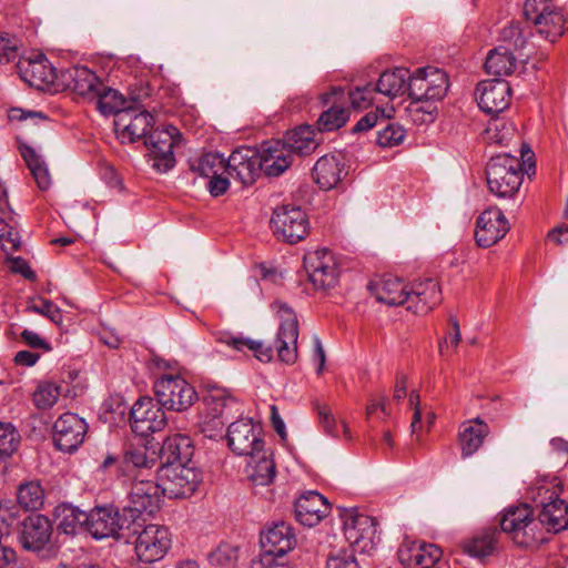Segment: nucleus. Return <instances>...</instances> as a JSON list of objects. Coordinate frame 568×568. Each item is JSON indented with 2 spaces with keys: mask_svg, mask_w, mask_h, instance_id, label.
Wrapping results in <instances>:
<instances>
[{
  "mask_svg": "<svg viewBox=\"0 0 568 568\" xmlns=\"http://www.w3.org/2000/svg\"><path fill=\"white\" fill-rule=\"evenodd\" d=\"M335 97H344V90L342 88H333L329 92L322 95L323 104L333 102V105L324 111L318 120L317 126L322 132H331L342 128L348 120V110L344 106L335 104Z\"/></svg>",
  "mask_w": 568,
  "mask_h": 568,
  "instance_id": "72a5a7b5",
  "label": "nucleus"
},
{
  "mask_svg": "<svg viewBox=\"0 0 568 568\" xmlns=\"http://www.w3.org/2000/svg\"><path fill=\"white\" fill-rule=\"evenodd\" d=\"M191 170L200 176L210 179L225 171V159L219 153H206L191 163Z\"/></svg>",
  "mask_w": 568,
  "mask_h": 568,
  "instance_id": "8fccbe9b",
  "label": "nucleus"
},
{
  "mask_svg": "<svg viewBox=\"0 0 568 568\" xmlns=\"http://www.w3.org/2000/svg\"><path fill=\"white\" fill-rule=\"evenodd\" d=\"M247 465V476L254 486H267L273 483L276 468L273 459L262 450L261 454H254L250 457Z\"/></svg>",
  "mask_w": 568,
  "mask_h": 568,
  "instance_id": "a19ab883",
  "label": "nucleus"
},
{
  "mask_svg": "<svg viewBox=\"0 0 568 568\" xmlns=\"http://www.w3.org/2000/svg\"><path fill=\"white\" fill-rule=\"evenodd\" d=\"M18 507L0 503V542L7 540L18 518Z\"/></svg>",
  "mask_w": 568,
  "mask_h": 568,
  "instance_id": "e2e57ef3",
  "label": "nucleus"
},
{
  "mask_svg": "<svg viewBox=\"0 0 568 568\" xmlns=\"http://www.w3.org/2000/svg\"><path fill=\"white\" fill-rule=\"evenodd\" d=\"M509 231V223L498 207L485 210L477 220L475 239L479 246L489 247L501 240Z\"/></svg>",
  "mask_w": 568,
  "mask_h": 568,
  "instance_id": "4be33fe9",
  "label": "nucleus"
},
{
  "mask_svg": "<svg viewBox=\"0 0 568 568\" xmlns=\"http://www.w3.org/2000/svg\"><path fill=\"white\" fill-rule=\"evenodd\" d=\"M487 139L499 145H507L516 134L515 125L504 119H496L489 122Z\"/></svg>",
  "mask_w": 568,
  "mask_h": 568,
  "instance_id": "864d4df0",
  "label": "nucleus"
},
{
  "mask_svg": "<svg viewBox=\"0 0 568 568\" xmlns=\"http://www.w3.org/2000/svg\"><path fill=\"white\" fill-rule=\"evenodd\" d=\"M169 498H187L197 489L202 475L191 463L159 465L155 477Z\"/></svg>",
  "mask_w": 568,
  "mask_h": 568,
  "instance_id": "39448f33",
  "label": "nucleus"
},
{
  "mask_svg": "<svg viewBox=\"0 0 568 568\" xmlns=\"http://www.w3.org/2000/svg\"><path fill=\"white\" fill-rule=\"evenodd\" d=\"M517 68V58L514 51L506 45L493 49L485 61V69L488 73L497 77L510 75Z\"/></svg>",
  "mask_w": 568,
  "mask_h": 568,
  "instance_id": "ea45409f",
  "label": "nucleus"
},
{
  "mask_svg": "<svg viewBox=\"0 0 568 568\" xmlns=\"http://www.w3.org/2000/svg\"><path fill=\"white\" fill-rule=\"evenodd\" d=\"M295 518L303 526L314 527L329 513L327 499L317 491H307L294 505Z\"/></svg>",
  "mask_w": 568,
  "mask_h": 568,
  "instance_id": "b1692460",
  "label": "nucleus"
},
{
  "mask_svg": "<svg viewBox=\"0 0 568 568\" xmlns=\"http://www.w3.org/2000/svg\"><path fill=\"white\" fill-rule=\"evenodd\" d=\"M448 87V75L439 68L427 65L417 68L413 73L409 71L407 93L412 102L408 109L418 111L420 102L442 100Z\"/></svg>",
  "mask_w": 568,
  "mask_h": 568,
  "instance_id": "7ed1b4c3",
  "label": "nucleus"
},
{
  "mask_svg": "<svg viewBox=\"0 0 568 568\" xmlns=\"http://www.w3.org/2000/svg\"><path fill=\"white\" fill-rule=\"evenodd\" d=\"M556 7L552 0H526L524 14L534 24Z\"/></svg>",
  "mask_w": 568,
  "mask_h": 568,
  "instance_id": "bf43d9fd",
  "label": "nucleus"
},
{
  "mask_svg": "<svg viewBox=\"0 0 568 568\" xmlns=\"http://www.w3.org/2000/svg\"><path fill=\"white\" fill-rule=\"evenodd\" d=\"M219 341L239 352L245 349L253 353V355L263 363H268L273 358V347L265 345L263 342L245 337L243 335H233L230 333H223Z\"/></svg>",
  "mask_w": 568,
  "mask_h": 568,
  "instance_id": "58836bf2",
  "label": "nucleus"
},
{
  "mask_svg": "<svg viewBox=\"0 0 568 568\" xmlns=\"http://www.w3.org/2000/svg\"><path fill=\"white\" fill-rule=\"evenodd\" d=\"M194 454L192 439L184 434L169 436L160 450V465L191 463Z\"/></svg>",
  "mask_w": 568,
  "mask_h": 568,
  "instance_id": "c756f323",
  "label": "nucleus"
},
{
  "mask_svg": "<svg viewBox=\"0 0 568 568\" xmlns=\"http://www.w3.org/2000/svg\"><path fill=\"white\" fill-rule=\"evenodd\" d=\"M375 93V87L372 84L356 87L354 90L348 92L349 103L353 109H367L372 104Z\"/></svg>",
  "mask_w": 568,
  "mask_h": 568,
  "instance_id": "680f3d73",
  "label": "nucleus"
},
{
  "mask_svg": "<svg viewBox=\"0 0 568 568\" xmlns=\"http://www.w3.org/2000/svg\"><path fill=\"white\" fill-rule=\"evenodd\" d=\"M440 548L434 544H413L406 550H400V558L409 568H430L442 557Z\"/></svg>",
  "mask_w": 568,
  "mask_h": 568,
  "instance_id": "f704fd0d",
  "label": "nucleus"
},
{
  "mask_svg": "<svg viewBox=\"0 0 568 568\" xmlns=\"http://www.w3.org/2000/svg\"><path fill=\"white\" fill-rule=\"evenodd\" d=\"M499 531L507 534L516 545L521 547H530L541 537L534 508L527 504L507 508L501 516Z\"/></svg>",
  "mask_w": 568,
  "mask_h": 568,
  "instance_id": "20e7f679",
  "label": "nucleus"
},
{
  "mask_svg": "<svg viewBox=\"0 0 568 568\" xmlns=\"http://www.w3.org/2000/svg\"><path fill=\"white\" fill-rule=\"evenodd\" d=\"M271 227L276 239L295 244L305 239L310 230L306 213L295 205H281L273 211Z\"/></svg>",
  "mask_w": 568,
  "mask_h": 568,
  "instance_id": "0eeeda50",
  "label": "nucleus"
},
{
  "mask_svg": "<svg viewBox=\"0 0 568 568\" xmlns=\"http://www.w3.org/2000/svg\"><path fill=\"white\" fill-rule=\"evenodd\" d=\"M395 112L394 108L389 109H379L376 108L375 111L367 112L364 116H362L355 126L353 128L354 133L366 132L374 128L378 121H387L392 118V114Z\"/></svg>",
  "mask_w": 568,
  "mask_h": 568,
  "instance_id": "4d7b16f0",
  "label": "nucleus"
},
{
  "mask_svg": "<svg viewBox=\"0 0 568 568\" xmlns=\"http://www.w3.org/2000/svg\"><path fill=\"white\" fill-rule=\"evenodd\" d=\"M490 432L489 426L476 417L465 422L459 427L458 443L464 458L474 455L483 445L484 439Z\"/></svg>",
  "mask_w": 568,
  "mask_h": 568,
  "instance_id": "473e14b6",
  "label": "nucleus"
},
{
  "mask_svg": "<svg viewBox=\"0 0 568 568\" xmlns=\"http://www.w3.org/2000/svg\"><path fill=\"white\" fill-rule=\"evenodd\" d=\"M304 266L315 288H328L337 282V268L329 251L322 250L307 253Z\"/></svg>",
  "mask_w": 568,
  "mask_h": 568,
  "instance_id": "6ab92c4d",
  "label": "nucleus"
},
{
  "mask_svg": "<svg viewBox=\"0 0 568 568\" xmlns=\"http://www.w3.org/2000/svg\"><path fill=\"white\" fill-rule=\"evenodd\" d=\"M475 94L480 110L487 114H497L508 108L511 89L505 80H485L477 84Z\"/></svg>",
  "mask_w": 568,
  "mask_h": 568,
  "instance_id": "a211bd4d",
  "label": "nucleus"
},
{
  "mask_svg": "<svg viewBox=\"0 0 568 568\" xmlns=\"http://www.w3.org/2000/svg\"><path fill=\"white\" fill-rule=\"evenodd\" d=\"M227 176L239 180L243 185H251L262 171L261 154L251 148H240L225 160Z\"/></svg>",
  "mask_w": 568,
  "mask_h": 568,
  "instance_id": "f3484780",
  "label": "nucleus"
},
{
  "mask_svg": "<svg viewBox=\"0 0 568 568\" xmlns=\"http://www.w3.org/2000/svg\"><path fill=\"white\" fill-rule=\"evenodd\" d=\"M180 131L168 125L163 129L152 130L144 140L145 146L152 158V166L162 173L171 170L175 164L174 148L181 142Z\"/></svg>",
  "mask_w": 568,
  "mask_h": 568,
  "instance_id": "f8f14e48",
  "label": "nucleus"
},
{
  "mask_svg": "<svg viewBox=\"0 0 568 568\" xmlns=\"http://www.w3.org/2000/svg\"><path fill=\"white\" fill-rule=\"evenodd\" d=\"M408 80L409 69L407 68L385 70L379 75L375 90L389 99H394L407 92Z\"/></svg>",
  "mask_w": 568,
  "mask_h": 568,
  "instance_id": "c9c22d12",
  "label": "nucleus"
},
{
  "mask_svg": "<svg viewBox=\"0 0 568 568\" xmlns=\"http://www.w3.org/2000/svg\"><path fill=\"white\" fill-rule=\"evenodd\" d=\"M500 531L496 527H488L476 532L463 544V549L471 557L483 558L494 554Z\"/></svg>",
  "mask_w": 568,
  "mask_h": 568,
  "instance_id": "4c0bfd02",
  "label": "nucleus"
},
{
  "mask_svg": "<svg viewBox=\"0 0 568 568\" xmlns=\"http://www.w3.org/2000/svg\"><path fill=\"white\" fill-rule=\"evenodd\" d=\"M153 123V116L148 111H139L135 108L129 106L126 111H122L118 114V119H114V128L122 140V142H135L136 140L144 138L151 132L149 129Z\"/></svg>",
  "mask_w": 568,
  "mask_h": 568,
  "instance_id": "aec40b11",
  "label": "nucleus"
},
{
  "mask_svg": "<svg viewBox=\"0 0 568 568\" xmlns=\"http://www.w3.org/2000/svg\"><path fill=\"white\" fill-rule=\"evenodd\" d=\"M292 163V152L288 151L282 141H268L262 145L261 165L262 171L268 176H278Z\"/></svg>",
  "mask_w": 568,
  "mask_h": 568,
  "instance_id": "7c9ffc66",
  "label": "nucleus"
},
{
  "mask_svg": "<svg viewBox=\"0 0 568 568\" xmlns=\"http://www.w3.org/2000/svg\"><path fill=\"white\" fill-rule=\"evenodd\" d=\"M343 173L346 174L342 159L326 154L317 160L312 175L322 190L328 191L341 182Z\"/></svg>",
  "mask_w": 568,
  "mask_h": 568,
  "instance_id": "2f4dec72",
  "label": "nucleus"
},
{
  "mask_svg": "<svg viewBox=\"0 0 568 568\" xmlns=\"http://www.w3.org/2000/svg\"><path fill=\"white\" fill-rule=\"evenodd\" d=\"M90 100H95L97 109L105 116L114 115L118 119V114L122 111H126L130 105H126V100L116 90L106 87L103 82L101 90H97Z\"/></svg>",
  "mask_w": 568,
  "mask_h": 568,
  "instance_id": "79ce46f5",
  "label": "nucleus"
},
{
  "mask_svg": "<svg viewBox=\"0 0 568 568\" xmlns=\"http://www.w3.org/2000/svg\"><path fill=\"white\" fill-rule=\"evenodd\" d=\"M20 435L10 423H0V459H7L18 448Z\"/></svg>",
  "mask_w": 568,
  "mask_h": 568,
  "instance_id": "5fc2aeb1",
  "label": "nucleus"
},
{
  "mask_svg": "<svg viewBox=\"0 0 568 568\" xmlns=\"http://www.w3.org/2000/svg\"><path fill=\"white\" fill-rule=\"evenodd\" d=\"M227 420L204 414L201 422V432L207 438L215 439L223 436V429Z\"/></svg>",
  "mask_w": 568,
  "mask_h": 568,
  "instance_id": "338daca9",
  "label": "nucleus"
},
{
  "mask_svg": "<svg viewBox=\"0 0 568 568\" xmlns=\"http://www.w3.org/2000/svg\"><path fill=\"white\" fill-rule=\"evenodd\" d=\"M530 36L531 31L528 28H524L518 21H511L500 31V45L510 48V51H518L526 47Z\"/></svg>",
  "mask_w": 568,
  "mask_h": 568,
  "instance_id": "de8ad7c7",
  "label": "nucleus"
},
{
  "mask_svg": "<svg viewBox=\"0 0 568 568\" xmlns=\"http://www.w3.org/2000/svg\"><path fill=\"white\" fill-rule=\"evenodd\" d=\"M158 459L156 453H149L145 446L130 447L121 456L120 474L139 478L144 471L158 468Z\"/></svg>",
  "mask_w": 568,
  "mask_h": 568,
  "instance_id": "cd10ccee",
  "label": "nucleus"
},
{
  "mask_svg": "<svg viewBox=\"0 0 568 568\" xmlns=\"http://www.w3.org/2000/svg\"><path fill=\"white\" fill-rule=\"evenodd\" d=\"M281 323L274 341L277 357L285 364H294L297 359L298 322L294 311L285 303L274 302Z\"/></svg>",
  "mask_w": 568,
  "mask_h": 568,
  "instance_id": "1a4fd4ad",
  "label": "nucleus"
},
{
  "mask_svg": "<svg viewBox=\"0 0 568 568\" xmlns=\"http://www.w3.org/2000/svg\"><path fill=\"white\" fill-rule=\"evenodd\" d=\"M523 163L508 153L493 156L486 165V179L491 194L515 200L523 183Z\"/></svg>",
  "mask_w": 568,
  "mask_h": 568,
  "instance_id": "f257e3e1",
  "label": "nucleus"
},
{
  "mask_svg": "<svg viewBox=\"0 0 568 568\" xmlns=\"http://www.w3.org/2000/svg\"><path fill=\"white\" fill-rule=\"evenodd\" d=\"M62 387L51 382L40 383L33 393V403L39 409L51 408L59 399Z\"/></svg>",
  "mask_w": 568,
  "mask_h": 568,
  "instance_id": "603ef678",
  "label": "nucleus"
},
{
  "mask_svg": "<svg viewBox=\"0 0 568 568\" xmlns=\"http://www.w3.org/2000/svg\"><path fill=\"white\" fill-rule=\"evenodd\" d=\"M296 545L293 528L285 521L275 523L261 535L262 551L285 557Z\"/></svg>",
  "mask_w": 568,
  "mask_h": 568,
  "instance_id": "a878e982",
  "label": "nucleus"
},
{
  "mask_svg": "<svg viewBox=\"0 0 568 568\" xmlns=\"http://www.w3.org/2000/svg\"><path fill=\"white\" fill-rule=\"evenodd\" d=\"M205 414L225 420L241 413V404L225 390H215L204 398Z\"/></svg>",
  "mask_w": 568,
  "mask_h": 568,
  "instance_id": "e433bc0d",
  "label": "nucleus"
},
{
  "mask_svg": "<svg viewBox=\"0 0 568 568\" xmlns=\"http://www.w3.org/2000/svg\"><path fill=\"white\" fill-rule=\"evenodd\" d=\"M209 561L220 568L234 567L237 561V549L229 544H222L209 555Z\"/></svg>",
  "mask_w": 568,
  "mask_h": 568,
  "instance_id": "6e6d98bb",
  "label": "nucleus"
},
{
  "mask_svg": "<svg viewBox=\"0 0 568 568\" xmlns=\"http://www.w3.org/2000/svg\"><path fill=\"white\" fill-rule=\"evenodd\" d=\"M19 55V40L9 34L0 36V64L13 61Z\"/></svg>",
  "mask_w": 568,
  "mask_h": 568,
  "instance_id": "69168bd1",
  "label": "nucleus"
},
{
  "mask_svg": "<svg viewBox=\"0 0 568 568\" xmlns=\"http://www.w3.org/2000/svg\"><path fill=\"white\" fill-rule=\"evenodd\" d=\"M54 516L58 521V530L65 535L77 534L78 528L85 524L87 520V513L64 504L55 507Z\"/></svg>",
  "mask_w": 568,
  "mask_h": 568,
  "instance_id": "c03bdc74",
  "label": "nucleus"
},
{
  "mask_svg": "<svg viewBox=\"0 0 568 568\" xmlns=\"http://www.w3.org/2000/svg\"><path fill=\"white\" fill-rule=\"evenodd\" d=\"M130 424L134 434L146 437L164 428L166 414L158 400L154 402L151 397H142L131 408Z\"/></svg>",
  "mask_w": 568,
  "mask_h": 568,
  "instance_id": "4468645a",
  "label": "nucleus"
},
{
  "mask_svg": "<svg viewBox=\"0 0 568 568\" xmlns=\"http://www.w3.org/2000/svg\"><path fill=\"white\" fill-rule=\"evenodd\" d=\"M560 491L558 485H539L531 489L539 526L555 534L568 528V503L560 498Z\"/></svg>",
  "mask_w": 568,
  "mask_h": 568,
  "instance_id": "f03ea898",
  "label": "nucleus"
},
{
  "mask_svg": "<svg viewBox=\"0 0 568 568\" xmlns=\"http://www.w3.org/2000/svg\"><path fill=\"white\" fill-rule=\"evenodd\" d=\"M226 440L229 448L239 456L253 457L264 448L262 426L253 418L242 417L227 427Z\"/></svg>",
  "mask_w": 568,
  "mask_h": 568,
  "instance_id": "9d476101",
  "label": "nucleus"
},
{
  "mask_svg": "<svg viewBox=\"0 0 568 568\" xmlns=\"http://www.w3.org/2000/svg\"><path fill=\"white\" fill-rule=\"evenodd\" d=\"M282 143L288 151L298 155L310 154L317 146L314 140V131L310 125H301L287 132Z\"/></svg>",
  "mask_w": 568,
  "mask_h": 568,
  "instance_id": "37998d69",
  "label": "nucleus"
},
{
  "mask_svg": "<svg viewBox=\"0 0 568 568\" xmlns=\"http://www.w3.org/2000/svg\"><path fill=\"white\" fill-rule=\"evenodd\" d=\"M442 290L433 278L415 281L408 285L406 308L415 314L424 315L442 302Z\"/></svg>",
  "mask_w": 568,
  "mask_h": 568,
  "instance_id": "5701e85b",
  "label": "nucleus"
},
{
  "mask_svg": "<svg viewBox=\"0 0 568 568\" xmlns=\"http://www.w3.org/2000/svg\"><path fill=\"white\" fill-rule=\"evenodd\" d=\"M53 527L41 514H31L21 523L20 542L26 550L39 552L50 542Z\"/></svg>",
  "mask_w": 568,
  "mask_h": 568,
  "instance_id": "412c9836",
  "label": "nucleus"
},
{
  "mask_svg": "<svg viewBox=\"0 0 568 568\" xmlns=\"http://www.w3.org/2000/svg\"><path fill=\"white\" fill-rule=\"evenodd\" d=\"M19 68L22 79L28 82L30 87L39 90H43L45 87L53 84L58 79L55 68L52 67L43 54L20 62Z\"/></svg>",
  "mask_w": 568,
  "mask_h": 568,
  "instance_id": "bb28decb",
  "label": "nucleus"
},
{
  "mask_svg": "<svg viewBox=\"0 0 568 568\" xmlns=\"http://www.w3.org/2000/svg\"><path fill=\"white\" fill-rule=\"evenodd\" d=\"M313 408L316 410L320 424L326 435L331 437H338L341 429H343L345 436L349 438L347 426L344 424L342 426L337 425L336 418L328 405L314 400Z\"/></svg>",
  "mask_w": 568,
  "mask_h": 568,
  "instance_id": "3c124183",
  "label": "nucleus"
},
{
  "mask_svg": "<svg viewBox=\"0 0 568 568\" xmlns=\"http://www.w3.org/2000/svg\"><path fill=\"white\" fill-rule=\"evenodd\" d=\"M341 517L345 538L354 550L369 554L376 548L381 537L374 517L359 514L356 509H344Z\"/></svg>",
  "mask_w": 568,
  "mask_h": 568,
  "instance_id": "423d86ee",
  "label": "nucleus"
},
{
  "mask_svg": "<svg viewBox=\"0 0 568 568\" xmlns=\"http://www.w3.org/2000/svg\"><path fill=\"white\" fill-rule=\"evenodd\" d=\"M371 294L377 302L388 306L407 304L408 284L397 277H383L368 284Z\"/></svg>",
  "mask_w": 568,
  "mask_h": 568,
  "instance_id": "c85d7f7f",
  "label": "nucleus"
},
{
  "mask_svg": "<svg viewBox=\"0 0 568 568\" xmlns=\"http://www.w3.org/2000/svg\"><path fill=\"white\" fill-rule=\"evenodd\" d=\"M357 550L343 549L335 555H331L326 562V568H361L355 552Z\"/></svg>",
  "mask_w": 568,
  "mask_h": 568,
  "instance_id": "0e129e2a",
  "label": "nucleus"
},
{
  "mask_svg": "<svg viewBox=\"0 0 568 568\" xmlns=\"http://www.w3.org/2000/svg\"><path fill=\"white\" fill-rule=\"evenodd\" d=\"M21 154L34 178L40 190L45 191L51 186V175L42 158L31 146H24Z\"/></svg>",
  "mask_w": 568,
  "mask_h": 568,
  "instance_id": "a18cd8bd",
  "label": "nucleus"
},
{
  "mask_svg": "<svg viewBox=\"0 0 568 568\" xmlns=\"http://www.w3.org/2000/svg\"><path fill=\"white\" fill-rule=\"evenodd\" d=\"M565 24L566 20L564 18V13L556 6L554 10H550L544 18L536 21L535 27L547 40L555 42L556 39L564 34Z\"/></svg>",
  "mask_w": 568,
  "mask_h": 568,
  "instance_id": "49530a36",
  "label": "nucleus"
},
{
  "mask_svg": "<svg viewBox=\"0 0 568 568\" xmlns=\"http://www.w3.org/2000/svg\"><path fill=\"white\" fill-rule=\"evenodd\" d=\"M88 424L74 413L62 414L53 425V442L63 453L75 452L84 442Z\"/></svg>",
  "mask_w": 568,
  "mask_h": 568,
  "instance_id": "dca6fc26",
  "label": "nucleus"
},
{
  "mask_svg": "<svg viewBox=\"0 0 568 568\" xmlns=\"http://www.w3.org/2000/svg\"><path fill=\"white\" fill-rule=\"evenodd\" d=\"M61 83L77 94L91 99L97 90H101L102 81L89 68L75 65L60 73Z\"/></svg>",
  "mask_w": 568,
  "mask_h": 568,
  "instance_id": "393cba45",
  "label": "nucleus"
},
{
  "mask_svg": "<svg viewBox=\"0 0 568 568\" xmlns=\"http://www.w3.org/2000/svg\"><path fill=\"white\" fill-rule=\"evenodd\" d=\"M28 311L43 315L55 324H61L63 315L61 310L54 305L51 301L45 298H39L28 305Z\"/></svg>",
  "mask_w": 568,
  "mask_h": 568,
  "instance_id": "052dcab7",
  "label": "nucleus"
},
{
  "mask_svg": "<svg viewBox=\"0 0 568 568\" xmlns=\"http://www.w3.org/2000/svg\"><path fill=\"white\" fill-rule=\"evenodd\" d=\"M130 518L126 513L114 506H102L93 508L87 514V529L94 539L118 537L120 530L128 527Z\"/></svg>",
  "mask_w": 568,
  "mask_h": 568,
  "instance_id": "2eb2a0df",
  "label": "nucleus"
},
{
  "mask_svg": "<svg viewBox=\"0 0 568 568\" xmlns=\"http://www.w3.org/2000/svg\"><path fill=\"white\" fill-rule=\"evenodd\" d=\"M162 487L160 481L135 477L133 479L128 499V506L123 508L131 521L142 515H153L160 509Z\"/></svg>",
  "mask_w": 568,
  "mask_h": 568,
  "instance_id": "9b49d317",
  "label": "nucleus"
},
{
  "mask_svg": "<svg viewBox=\"0 0 568 568\" xmlns=\"http://www.w3.org/2000/svg\"><path fill=\"white\" fill-rule=\"evenodd\" d=\"M153 388L159 404L175 412L187 409L197 397L194 387L180 376L164 375Z\"/></svg>",
  "mask_w": 568,
  "mask_h": 568,
  "instance_id": "6e6552de",
  "label": "nucleus"
},
{
  "mask_svg": "<svg viewBox=\"0 0 568 568\" xmlns=\"http://www.w3.org/2000/svg\"><path fill=\"white\" fill-rule=\"evenodd\" d=\"M17 499L27 510H37L43 506L44 490L38 481H27L18 488Z\"/></svg>",
  "mask_w": 568,
  "mask_h": 568,
  "instance_id": "09e8293b",
  "label": "nucleus"
},
{
  "mask_svg": "<svg viewBox=\"0 0 568 568\" xmlns=\"http://www.w3.org/2000/svg\"><path fill=\"white\" fill-rule=\"evenodd\" d=\"M405 138V130L396 123H387L386 126L378 131L376 142L382 148H393L399 145Z\"/></svg>",
  "mask_w": 568,
  "mask_h": 568,
  "instance_id": "13d9d810",
  "label": "nucleus"
},
{
  "mask_svg": "<svg viewBox=\"0 0 568 568\" xmlns=\"http://www.w3.org/2000/svg\"><path fill=\"white\" fill-rule=\"evenodd\" d=\"M251 568H291L285 557L262 551L258 558L253 559Z\"/></svg>",
  "mask_w": 568,
  "mask_h": 568,
  "instance_id": "774afa93",
  "label": "nucleus"
},
{
  "mask_svg": "<svg viewBox=\"0 0 568 568\" xmlns=\"http://www.w3.org/2000/svg\"><path fill=\"white\" fill-rule=\"evenodd\" d=\"M171 534L160 525H148L136 532L134 554L143 564H154L162 560L171 548Z\"/></svg>",
  "mask_w": 568,
  "mask_h": 568,
  "instance_id": "ddd939ff",
  "label": "nucleus"
}]
</instances>
